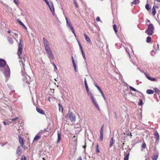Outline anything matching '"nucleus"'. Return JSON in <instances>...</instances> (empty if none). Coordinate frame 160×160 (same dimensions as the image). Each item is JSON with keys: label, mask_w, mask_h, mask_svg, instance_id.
<instances>
[{"label": "nucleus", "mask_w": 160, "mask_h": 160, "mask_svg": "<svg viewBox=\"0 0 160 160\" xmlns=\"http://www.w3.org/2000/svg\"><path fill=\"white\" fill-rule=\"evenodd\" d=\"M0 70L3 72L5 76L6 80H8L10 76V69L7 64L6 61L2 59H0Z\"/></svg>", "instance_id": "obj_1"}, {"label": "nucleus", "mask_w": 160, "mask_h": 160, "mask_svg": "<svg viewBox=\"0 0 160 160\" xmlns=\"http://www.w3.org/2000/svg\"><path fill=\"white\" fill-rule=\"evenodd\" d=\"M21 39H20V42L18 46V54L20 60L19 61L21 62L22 65L23 69H24V66L25 64V62L26 61V57L23 53H22V45L21 44Z\"/></svg>", "instance_id": "obj_2"}, {"label": "nucleus", "mask_w": 160, "mask_h": 160, "mask_svg": "<svg viewBox=\"0 0 160 160\" xmlns=\"http://www.w3.org/2000/svg\"><path fill=\"white\" fill-rule=\"evenodd\" d=\"M22 80L23 81L26 83L29 84L30 86H29V87H31L32 84L35 86L36 85V83L35 81L33 80L30 81L31 78L30 77L27 75L26 73L23 72L22 70Z\"/></svg>", "instance_id": "obj_3"}, {"label": "nucleus", "mask_w": 160, "mask_h": 160, "mask_svg": "<svg viewBox=\"0 0 160 160\" xmlns=\"http://www.w3.org/2000/svg\"><path fill=\"white\" fill-rule=\"evenodd\" d=\"M154 27L153 24H150L148 25L147 30L146 31L145 33L148 35H151L154 33Z\"/></svg>", "instance_id": "obj_4"}, {"label": "nucleus", "mask_w": 160, "mask_h": 160, "mask_svg": "<svg viewBox=\"0 0 160 160\" xmlns=\"http://www.w3.org/2000/svg\"><path fill=\"white\" fill-rule=\"evenodd\" d=\"M68 118L71 121L73 122H75L76 120L75 116L72 112L69 111L68 113Z\"/></svg>", "instance_id": "obj_5"}, {"label": "nucleus", "mask_w": 160, "mask_h": 160, "mask_svg": "<svg viewBox=\"0 0 160 160\" xmlns=\"http://www.w3.org/2000/svg\"><path fill=\"white\" fill-rule=\"evenodd\" d=\"M91 99L93 103V104L94 105L95 108L98 110H100V109L98 105L97 102V101L95 98L93 97L92 98H90Z\"/></svg>", "instance_id": "obj_6"}, {"label": "nucleus", "mask_w": 160, "mask_h": 160, "mask_svg": "<svg viewBox=\"0 0 160 160\" xmlns=\"http://www.w3.org/2000/svg\"><path fill=\"white\" fill-rule=\"evenodd\" d=\"M46 51L48 55V57L50 58L52 60H53L54 59V57L51 48L46 50Z\"/></svg>", "instance_id": "obj_7"}, {"label": "nucleus", "mask_w": 160, "mask_h": 160, "mask_svg": "<svg viewBox=\"0 0 160 160\" xmlns=\"http://www.w3.org/2000/svg\"><path fill=\"white\" fill-rule=\"evenodd\" d=\"M42 41L45 50L50 48L48 42L45 38H43Z\"/></svg>", "instance_id": "obj_8"}, {"label": "nucleus", "mask_w": 160, "mask_h": 160, "mask_svg": "<svg viewBox=\"0 0 160 160\" xmlns=\"http://www.w3.org/2000/svg\"><path fill=\"white\" fill-rule=\"evenodd\" d=\"M43 133V131H40L39 132H38L35 136L34 137L33 141H37L39 140L41 137V136L42 135V134Z\"/></svg>", "instance_id": "obj_9"}, {"label": "nucleus", "mask_w": 160, "mask_h": 160, "mask_svg": "<svg viewBox=\"0 0 160 160\" xmlns=\"http://www.w3.org/2000/svg\"><path fill=\"white\" fill-rule=\"evenodd\" d=\"M68 27V28H69L70 29H71V31H72L73 33L74 34V35L75 37L76 36V34L75 33V32L70 22H68V23L67 22L66 23Z\"/></svg>", "instance_id": "obj_10"}, {"label": "nucleus", "mask_w": 160, "mask_h": 160, "mask_svg": "<svg viewBox=\"0 0 160 160\" xmlns=\"http://www.w3.org/2000/svg\"><path fill=\"white\" fill-rule=\"evenodd\" d=\"M154 136L156 137L157 138V140H156V142L157 143H158L159 142V134L157 132V131H156L154 133Z\"/></svg>", "instance_id": "obj_11"}, {"label": "nucleus", "mask_w": 160, "mask_h": 160, "mask_svg": "<svg viewBox=\"0 0 160 160\" xmlns=\"http://www.w3.org/2000/svg\"><path fill=\"white\" fill-rule=\"evenodd\" d=\"M44 0L46 2L47 4V5H48L49 7L50 10H54V8L53 5L52 4V3H51V5L50 6V5H49V2H48V1L47 0Z\"/></svg>", "instance_id": "obj_12"}, {"label": "nucleus", "mask_w": 160, "mask_h": 160, "mask_svg": "<svg viewBox=\"0 0 160 160\" xmlns=\"http://www.w3.org/2000/svg\"><path fill=\"white\" fill-rule=\"evenodd\" d=\"M18 138H19V142L20 144L22 146V147H23V144H24V142H23V140L22 138L20 136H18Z\"/></svg>", "instance_id": "obj_13"}, {"label": "nucleus", "mask_w": 160, "mask_h": 160, "mask_svg": "<svg viewBox=\"0 0 160 160\" xmlns=\"http://www.w3.org/2000/svg\"><path fill=\"white\" fill-rule=\"evenodd\" d=\"M145 75H146V77H147V78L149 80L151 81H155V82L157 81V79L156 78H151V77H150L148 75H147L146 74Z\"/></svg>", "instance_id": "obj_14"}, {"label": "nucleus", "mask_w": 160, "mask_h": 160, "mask_svg": "<svg viewBox=\"0 0 160 160\" xmlns=\"http://www.w3.org/2000/svg\"><path fill=\"white\" fill-rule=\"evenodd\" d=\"M17 22L21 25H22L23 28H24L26 29H27V28L26 26L24 25V24L21 21V20L19 19H17Z\"/></svg>", "instance_id": "obj_15"}, {"label": "nucleus", "mask_w": 160, "mask_h": 160, "mask_svg": "<svg viewBox=\"0 0 160 160\" xmlns=\"http://www.w3.org/2000/svg\"><path fill=\"white\" fill-rule=\"evenodd\" d=\"M84 36L85 38L86 41L88 42V43H91V42L90 40V38H89L87 35L85 34H84Z\"/></svg>", "instance_id": "obj_16"}, {"label": "nucleus", "mask_w": 160, "mask_h": 160, "mask_svg": "<svg viewBox=\"0 0 160 160\" xmlns=\"http://www.w3.org/2000/svg\"><path fill=\"white\" fill-rule=\"evenodd\" d=\"M58 134V140L57 141V143H58L61 140V134L59 132V131H58L57 133Z\"/></svg>", "instance_id": "obj_17"}, {"label": "nucleus", "mask_w": 160, "mask_h": 160, "mask_svg": "<svg viewBox=\"0 0 160 160\" xmlns=\"http://www.w3.org/2000/svg\"><path fill=\"white\" fill-rule=\"evenodd\" d=\"M37 111L39 113L44 115L45 113L44 112V111H43L42 109H41L37 107L36 108Z\"/></svg>", "instance_id": "obj_18"}, {"label": "nucleus", "mask_w": 160, "mask_h": 160, "mask_svg": "<svg viewBox=\"0 0 160 160\" xmlns=\"http://www.w3.org/2000/svg\"><path fill=\"white\" fill-rule=\"evenodd\" d=\"M17 153L19 155H20L22 153V151L20 147L19 146L18 147L17 150Z\"/></svg>", "instance_id": "obj_19"}, {"label": "nucleus", "mask_w": 160, "mask_h": 160, "mask_svg": "<svg viewBox=\"0 0 160 160\" xmlns=\"http://www.w3.org/2000/svg\"><path fill=\"white\" fill-rule=\"evenodd\" d=\"M154 92V91L151 89H147L146 91L147 93L148 94H153Z\"/></svg>", "instance_id": "obj_20"}, {"label": "nucleus", "mask_w": 160, "mask_h": 160, "mask_svg": "<svg viewBox=\"0 0 160 160\" xmlns=\"http://www.w3.org/2000/svg\"><path fill=\"white\" fill-rule=\"evenodd\" d=\"M88 94L90 96V98L94 97L92 93L89 91V89L88 91H87Z\"/></svg>", "instance_id": "obj_21"}, {"label": "nucleus", "mask_w": 160, "mask_h": 160, "mask_svg": "<svg viewBox=\"0 0 160 160\" xmlns=\"http://www.w3.org/2000/svg\"><path fill=\"white\" fill-rule=\"evenodd\" d=\"M113 138H112L110 139V143L109 146L111 147L113 145Z\"/></svg>", "instance_id": "obj_22"}, {"label": "nucleus", "mask_w": 160, "mask_h": 160, "mask_svg": "<svg viewBox=\"0 0 160 160\" xmlns=\"http://www.w3.org/2000/svg\"><path fill=\"white\" fill-rule=\"evenodd\" d=\"M158 157V154L154 155L152 157V160H157Z\"/></svg>", "instance_id": "obj_23"}, {"label": "nucleus", "mask_w": 160, "mask_h": 160, "mask_svg": "<svg viewBox=\"0 0 160 160\" xmlns=\"http://www.w3.org/2000/svg\"><path fill=\"white\" fill-rule=\"evenodd\" d=\"M17 31H14V32L12 31L10 34V35L12 36L13 37L15 35H17Z\"/></svg>", "instance_id": "obj_24"}, {"label": "nucleus", "mask_w": 160, "mask_h": 160, "mask_svg": "<svg viewBox=\"0 0 160 160\" xmlns=\"http://www.w3.org/2000/svg\"><path fill=\"white\" fill-rule=\"evenodd\" d=\"M51 11L53 15L55 16V17L56 18V20H58V18L55 13V11Z\"/></svg>", "instance_id": "obj_25"}, {"label": "nucleus", "mask_w": 160, "mask_h": 160, "mask_svg": "<svg viewBox=\"0 0 160 160\" xmlns=\"http://www.w3.org/2000/svg\"><path fill=\"white\" fill-rule=\"evenodd\" d=\"M103 133L100 132V140L101 141H102V140H103Z\"/></svg>", "instance_id": "obj_26"}, {"label": "nucleus", "mask_w": 160, "mask_h": 160, "mask_svg": "<svg viewBox=\"0 0 160 160\" xmlns=\"http://www.w3.org/2000/svg\"><path fill=\"white\" fill-rule=\"evenodd\" d=\"M58 105L59 106V110L60 112L61 111V112H63V108L62 106H61L60 105V103H58Z\"/></svg>", "instance_id": "obj_27"}, {"label": "nucleus", "mask_w": 160, "mask_h": 160, "mask_svg": "<svg viewBox=\"0 0 160 160\" xmlns=\"http://www.w3.org/2000/svg\"><path fill=\"white\" fill-rule=\"evenodd\" d=\"M8 41L11 44H12L13 42V41L12 38H8Z\"/></svg>", "instance_id": "obj_28"}, {"label": "nucleus", "mask_w": 160, "mask_h": 160, "mask_svg": "<svg viewBox=\"0 0 160 160\" xmlns=\"http://www.w3.org/2000/svg\"><path fill=\"white\" fill-rule=\"evenodd\" d=\"M113 29H114L115 33H116L117 32V26H116V25L114 24L113 25Z\"/></svg>", "instance_id": "obj_29"}, {"label": "nucleus", "mask_w": 160, "mask_h": 160, "mask_svg": "<svg viewBox=\"0 0 160 160\" xmlns=\"http://www.w3.org/2000/svg\"><path fill=\"white\" fill-rule=\"evenodd\" d=\"M151 38L150 37H148L147 38L146 42L148 43H149L151 42Z\"/></svg>", "instance_id": "obj_30"}, {"label": "nucleus", "mask_w": 160, "mask_h": 160, "mask_svg": "<svg viewBox=\"0 0 160 160\" xmlns=\"http://www.w3.org/2000/svg\"><path fill=\"white\" fill-rule=\"evenodd\" d=\"M146 144L144 142V143L142 144V150L143 149H145L146 148Z\"/></svg>", "instance_id": "obj_31"}, {"label": "nucleus", "mask_w": 160, "mask_h": 160, "mask_svg": "<svg viewBox=\"0 0 160 160\" xmlns=\"http://www.w3.org/2000/svg\"><path fill=\"white\" fill-rule=\"evenodd\" d=\"M129 88L130 90H131L132 91H133L135 92H137L138 91L136 89H135V88H133L131 86H129Z\"/></svg>", "instance_id": "obj_32"}, {"label": "nucleus", "mask_w": 160, "mask_h": 160, "mask_svg": "<svg viewBox=\"0 0 160 160\" xmlns=\"http://www.w3.org/2000/svg\"><path fill=\"white\" fill-rule=\"evenodd\" d=\"M154 90L155 91V92L156 93H159L160 91L159 90V89H158L157 88H154Z\"/></svg>", "instance_id": "obj_33"}, {"label": "nucleus", "mask_w": 160, "mask_h": 160, "mask_svg": "<svg viewBox=\"0 0 160 160\" xmlns=\"http://www.w3.org/2000/svg\"><path fill=\"white\" fill-rule=\"evenodd\" d=\"M139 1V0H134L133 2H132V4H136L138 3Z\"/></svg>", "instance_id": "obj_34"}, {"label": "nucleus", "mask_w": 160, "mask_h": 160, "mask_svg": "<svg viewBox=\"0 0 160 160\" xmlns=\"http://www.w3.org/2000/svg\"><path fill=\"white\" fill-rule=\"evenodd\" d=\"M18 32H17V35H15L13 37V38L17 42H18V41L17 40V39L18 38Z\"/></svg>", "instance_id": "obj_35"}, {"label": "nucleus", "mask_w": 160, "mask_h": 160, "mask_svg": "<svg viewBox=\"0 0 160 160\" xmlns=\"http://www.w3.org/2000/svg\"><path fill=\"white\" fill-rule=\"evenodd\" d=\"M129 158V154H127L124 158V160H128Z\"/></svg>", "instance_id": "obj_36"}, {"label": "nucleus", "mask_w": 160, "mask_h": 160, "mask_svg": "<svg viewBox=\"0 0 160 160\" xmlns=\"http://www.w3.org/2000/svg\"><path fill=\"white\" fill-rule=\"evenodd\" d=\"M73 63V65L74 69V70L75 72H76L77 71V69H76V68H77L76 65L75 64V62L73 63Z\"/></svg>", "instance_id": "obj_37"}, {"label": "nucleus", "mask_w": 160, "mask_h": 160, "mask_svg": "<svg viewBox=\"0 0 160 160\" xmlns=\"http://www.w3.org/2000/svg\"><path fill=\"white\" fill-rule=\"evenodd\" d=\"M143 103L141 99L139 100V102H138V105L139 106L142 105Z\"/></svg>", "instance_id": "obj_38"}, {"label": "nucleus", "mask_w": 160, "mask_h": 160, "mask_svg": "<svg viewBox=\"0 0 160 160\" xmlns=\"http://www.w3.org/2000/svg\"><path fill=\"white\" fill-rule=\"evenodd\" d=\"M104 125H103L101 128L100 132L103 133Z\"/></svg>", "instance_id": "obj_39"}, {"label": "nucleus", "mask_w": 160, "mask_h": 160, "mask_svg": "<svg viewBox=\"0 0 160 160\" xmlns=\"http://www.w3.org/2000/svg\"><path fill=\"white\" fill-rule=\"evenodd\" d=\"M145 8L147 10H149L150 9L149 7L148 4H146L145 5Z\"/></svg>", "instance_id": "obj_40"}, {"label": "nucleus", "mask_w": 160, "mask_h": 160, "mask_svg": "<svg viewBox=\"0 0 160 160\" xmlns=\"http://www.w3.org/2000/svg\"><path fill=\"white\" fill-rule=\"evenodd\" d=\"M155 48L156 52L159 50V45L158 44H157V46L155 47Z\"/></svg>", "instance_id": "obj_41"}, {"label": "nucleus", "mask_w": 160, "mask_h": 160, "mask_svg": "<svg viewBox=\"0 0 160 160\" xmlns=\"http://www.w3.org/2000/svg\"><path fill=\"white\" fill-rule=\"evenodd\" d=\"M14 2L15 3L16 5H18V1L17 0H14Z\"/></svg>", "instance_id": "obj_42"}, {"label": "nucleus", "mask_w": 160, "mask_h": 160, "mask_svg": "<svg viewBox=\"0 0 160 160\" xmlns=\"http://www.w3.org/2000/svg\"><path fill=\"white\" fill-rule=\"evenodd\" d=\"M96 152L97 153H98L99 152V150L98 148V145H97V147H96Z\"/></svg>", "instance_id": "obj_43"}, {"label": "nucleus", "mask_w": 160, "mask_h": 160, "mask_svg": "<svg viewBox=\"0 0 160 160\" xmlns=\"http://www.w3.org/2000/svg\"><path fill=\"white\" fill-rule=\"evenodd\" d=\"M156 9H158V6H154L152 10H155Z\"/></svg>", "instance_id": "obj_44"}, {"label": "nucleus", "mask_w": 160, "mask_h": 160, "mask_svg": "<svg viewBox=\"0 0 160 160\" xmlns=\"http://www.w3.org/2000/svg\"><path fill=\"white\" fill-rule=\"evenodd\" d=\"M82 57H83L84 60H85L86 57H85V54L84 52L82 53Z\"/></svg>", "instance_id": "obj_45"}, {"label": "nucleus", "mask_w": 160, "mask_h": 160, "mask_svg": "<svg viewBox=\"0 0 160 160\" xmlns=\"http://www.w3.org/2000/svg\"><path fill=\"white\" fill-rule=\"evenodd\" d=\"M18 119V117H16L15 118H13L12 119H11V120H12V121L14 122L17 120Z\"/></svg>", "instance_id": "obj_46"}, {"label": "nucleus", "mask_w": 160, "mask_h": 160, "mask_svg": "<svg viewBox=\"0 0 160 160\" xmlns=\"http://www.w3.org/2000/svg\"><path fill=\"white\" fill-rule=\"evenodd\" d=\"M85 86L86 91H88V90H89V88H88V84L85 85Z\"/></svg>", "instance_id": "obj_47"}, {"label": "nucleus", "mask_w": 160, "mask_h": 160, "mask_svg": "<svg viewBox=\"0 0 160 160\" xmlns=\"http://www.w3.org/2000/svg\"><path fill=\"white\" fill-rule=\"evenodd\" d=\"M98 89L99 91L101 93V94H102V93H103V92H102V90L100 89V88L99 87V88H98Z\"/></svg>", "instance_id": "obj_48"}, {"label": "nucleus", "mask_w": 160, "mask_h": 160, "mask_svg": "<svg viewBox=\"0 0 160 160\" xmlns=\"http://www.w3.org/2000/svg\"><path fill=\"white\" fill-rule=\"evenodd\" d=\"M126 52H127L128 53V55H129V58H130L131 57V56H130V53H129V52L128 51V50L127 48H126Z\"/></svg>", "instance_id": "obj_49"}, {"label": "nucleus", "mask_w": 160, "mask_h": 160, "mask_svg": "<svg viewBox=\"0 0 160 160\" xmlns=\"http://www.w3.org/2000/svg\"><path fill=\"white\" fill-rule=\"evenodd\" d=\"M96 20L97 21H100V18L99 17H98L96 18Z\"/></svg>", "instance_id": "obj_50"}, {"label": "nucleus", "mask_w": 160, "mask_h": 160, "mask_svg": "<svg viewBox=\"0 0 160 160\" xmlns=\"http://www.w3.org/2000/svg\"><path fill=\"white\" fill-rule=\"evenodd\" d=\"M152 13L153 15H154L156 13V11H152Z\"/></svg>", "instance_id": "obj_51"}, {"label": "nucleus", "mask_w": 160, "mask_h": 160, "mask_svg": "<svg viewBox=\"0 0 160 160\" xmlns=\"http://www.w3.org/2000/svg\"><path fill=\"white\" fill-rule=\"evenodd\" d=\"M22 160H26V158L24 156H23V157H22L21 158Z\"/></svg>", "instance_id": "obj_52"}, {"label": "nucleus", "mask_w": 160, "mask_h": 160, "mask_svg": "<svg viewBox=\"0 0 160 160\" xmlns=\"http://www.w3.org/2000/svg\"><path fill=\"white\" fill-rule=\"evenodd\" d=\"M84 83L85 85L87 84V82L85 78H84Z\"/></svg>", "instance_id": "obj_53"}, {"label": "nucleus", "mask_w": 160, "mask_h": 160, "mask_svg": "<svg viewBox=\"0 0 160 160\" xmlns=\"http://www.w3.org/2000/svg\"><path fill=\"white\" fill-rule=\"evenodd\" d=\"M52 65L54 66L55 69H57V67H56V65H55V64H54V63H52Z\"/></svg>", "instance_id": "obj_54"}, {"label": "nucleus", "mask_w": 160, "mask_h": 160, "mask_svg": "<svg viewBox=\"0 0 160 160\" xmlns=\"http://www.w3.org/2000/svg\"><path fill=\"white\" fill-rule=\"evenodd\" d=\"M72 63H74L75 62H74V60L73 59V56H72Z\"/></svg>", "instance_id": "obj_55"}, {"label": "nucleus", "mask_w": 160, "mask_h": 160, "mask_svg": "<svg viewBox=\"0 0 160 160\" xmlns=\"http://www.w3.org/2000/svg\"><path fill=\"white\" fill-rule=\"evenodd\" d=\"M94 85L95 87H96L97 88H99V87L98 86V85L96 83H94Z\"/></svg>", "instance_id": "obj_56"}, {"label": "nucleus", "mask_w": 160, "mask_h": 160, "mask_svg": "<svg viewBox=\"0 0 160 160\" xmlns=\"http://www.w3.org/2000/svg\"><path fill=\"white\" fill-rule=\"evenodd\" d=\"M79 48H80V50L82 49V46H81V45H80V44L79 43Z\"/></svg>", "instance_id": "obj_57"}, {"label": "nucleus", "mask_w": 160, "mask_h": 160, "mask_svg": "<svg viewBox=\"0 0 160 160\" xmlns=\"http://www.w3.org/2000/svg\"><path fill=\"white\" fill-rule=\"evenodd\" d=\"M3 122L4 125H6L8 124L5 121H3Z\"/></svg>", "instance_id": "obj_58"}, {"label": "nucleus", "mask_w": 160, "mask_h": 160, "mask_svg": "<svg viewBox=\"0 0 160 160\" xmlns=\"http://www.w3.org/2000/svg\"><path fill=\"white\" fill-rule=\"evenodd\" d=\"M65 19H66V23L67 22L68 23V19L66 17H65Z\"/></svg>", "instance_id": "obj_59"}, {"label": "nucleus", "mask_w": 160, "mask_h": 160, "mask_svg": "<svg viewBox=\"0 0 160 160\" xmlns=\"http://www.w3.org/2000/svg\"><path fill=\"white\" fill-rule=\"evenodd\" d=\"M102 94V96L103 98L104 99V100H105V97H104V95H103V93H102V94Z\"/></svg>", "instance_id": "obj_60"}, {"label": "nucleus", "mask_w": 160, "mask_h": 160, "mask_svg": "<svg viewBox=\"0 0 160 160\" xmlns=\"http://www.w3.org/2000/svg\"><path fill=\"white\" fill-rule=\"evenodd\" d=\"M77 160H82V159L81 158V157H80L77 159Z\"/></svg>", "instance_id": "obj_61"}, {"label": "nucleus", "mask_w": 160, "mask_h": 160, "mask_svg": "<svg viewBox=\"0 0 160 160\" xmlns=\"http://www.w3.org/2000/svg\"><path fill=\"white\" fill-rule=\"evenodd\" d=\"M73 2H74V3H75V5H76V6L77 7V4H76V2L75 0H73Z\"/></svg>", "instance_id": "obj_62"}, {"label": "nucleus", "mask_w": 160, "mask_h": 160, "mask_svg": "<svg viewBox=\"0 0 160 160\" xmlns=\"http://www.w3.org/2000/svg\"><path fill=\"white\" fill-rule=\"evenodd\" d=\"M146 22L147 23H148V22H150V21L149 20H147L146 21Z\"/></svg>", "instance_id": "obj_63"}, {"label": "nucleus", "mask_w": 160, "mask_h": 160, "mask_svg": "<svg viewBox=\"0 0 160 160\" xmlns=\"http://www.w3.org/2000/svg\"><path fill=\"white\" fill-rule=\"evenodd\" d=\"M11 32H11L10 30H8V33H11Z\"/></svg>", "instance_id": "obj_64"}]
</instances>
